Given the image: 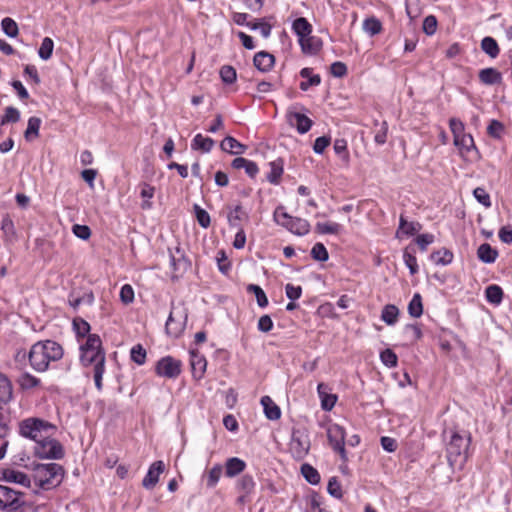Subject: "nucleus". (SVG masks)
I'll list each match as a JSON object with an SVG mask.
<instances>
[{"label": "nucleus", "mask_w": 512, "mask_h": 512, "mask_svg": "<svg viewBox=\"0 0 512 512\" xmlns=\"http://www.w3.org/2000/svg\"><path fill=\"white\" fill-rule=\"evenodd\" d=\"M441 437L445 444L447 460L451 467L467 460L472 440L471 433L468 430L454 422H445Z\"/></svg>", "instance_id": "nucleus-1"}, {"label": "nucleus", "mask_w": 512, "mask_h": 512, "mask_svg": "<svg viewBox=\"0 0 512 512\" xmlns=\"http://www.w3.org/2000/svg\"><path fill=\"white\" fill-rule=\"evenodd\" d=\"M80 352V361L83 366L94 365L93 377L95 387L98 391H102V378L105 372L106 358L99 335H88L86 342L80 346Z\"/></svg>", "instance_id": "nucleus-2"}, {"label": "nucleus", "mask_w": 512, "mask_h": 512, "mask_svg": "<svg viewBox=\"0 0 512 512\" xmlns=\"http://www.w3.org/2000/svg\"><path fill=\"white\" fill-rule=\"evenodd\" d=\"M62 346L53 340L38 341L30 348L28 358L31 367L37 372H45L51 362L63 357Z\"/></svg>", "instance_id": "nucleus-3"}, {"label": "nucleus", "mask_w": 512, "mask_h": 512, "mask_svg": "<svg viewBox=\"0 0 512 512\" xmlns=\"http://www.w3.org/2000/svg\"><path fill=\"white\" fill-rule=\"evenodd\" d=\"M64 468L57 463L37 464L34 467L35 485L43 490L58 487L64 478Z\"/></svg>", "instance_id": "nucleus-4"}, {"label": "nucleus", "mask_w": 512, "mask_h": 512, "mask_svg": "<svg viewBox=\"0 0 512 512\" xmlns=\"http://www.w3.org/2000/svg\"><path fill=\"white\" fill-rule=\"evenodd\" d=\"M20 434L23 437L30 438L36 442L43 437L48 438V434H54L56 427L48 421L39 418H28L20 423Z\"/></svg>", "instance_id": "nucleus-5"}, {"label": "nucleus", "mask_w": 512, "mask_h": 512, "mask_svg": "<svg viewBox=\"0 0 512 512\" xmlns=\"http://www.w3.org/2000/svg\"><path fill=\"white\" fill-rule=\"evenodd\" d=\"M273 218L278 225L283 226L295 235L304 236L310 231V224L307 220L291 216L283 206H278L275 209Z\"/></svg>", "instance_id": "nucleus-6"}, {"label": "nucleus", "mask_w": 512, "mask_h": 512, "mask_svg": "<svg viewBox=\"0 0 512 512\" xmlns=\"http://www.w3.org/2000/svg\"><path fill=\"white\" fill-rule=\"evenodd\" d=\"M53 434H48V438H41L35 443L34 453L41 459H62L64 449L61 443L52 438Z\"/></svg>", "instance_id": "nucleus-7"}, {"label": "nucleus", "mask_w": 512, "mask_h": 512, "mask_svg": "<svg viewBox=\"0 0 512 512\" xmlns=\"http://www.w3.org/2000/svg\"><path fill=\"white\" fill-rule=\"evenodd\" d=\"M326 433L329 444L333 451L340 455V458L343 462H347L348 456L345 449L346 431L344 427L333 423L328 425Z\"/></svg>", "instance_id": "nucleus-8"}, {"label": "nucleus", "mask_w": 512, "mask_h": 512, "mask_svg": "<svg viewBox=\"0 0 512 512\" xmlns=\"http://www.w3.org/2000/svg\"><path fill=\"white\" fill-rule=\"evenodd\" d=\"M182 372V361L170 355L160 358L155 364V374L167 379H176Z\"/></svg>", "instance_id": "nucleus-9"}, {"label": "nucleus", "mask_w": 512, "mask_h": 512, "mask_svg": "<svg viewBox=\"0 0 512 512\" xmlns=\"http://www.w3.org/2000/svg\"><path fill=\"white\" fill-rule=\"evenodd\" d=\"M289 449L295 459H303L310 449V439L308 434L300 429L293 430Z\"/></svg>", "instance_id": "nucleus-10"}, {"label": "nucleus", "mask_w": 512, "mask_h": 512, "mask_svg": "<svg viewBox=\"0 0 512 512\" xmlns=\"http://www.w3.org/2000/svg\"><path fill=\"white\" fill-rule=\"evenodd\" d=\"M24 494L8 486L0 484V509L10 511L23 498Z\"/></svg>", "instance_id": "nucleus-11"}, {"label": "nucleus", "mask_w": 512, "mask_h": 512, "mask_svg": "<svg viewBox=\"0 0 512 512\" xmlns=\"http://www.w3.org/2000/svg\"><path fill=\"white\" fill-rule=\"evenodd\" d=\"M286 118L287 122L291 126H295L297 132L300 134L307 133L313 125V122L309 117L302 113L293 111L291 108L287 111Z\"/></svg>", "instance_id": "nucleus-12"}, {"label": "nucleus", "mask_w": 512, "mask_h": 512, "mask_svg": "<svg viewBox=\"0 0 512 512\" xmlns=\"http://www.w3.org/2000/svg\"><path fill=\"white\" fill-rule=\"evenodd\" d=\"M165 465L163 461L158 460L152 463L147 474L143 478L142 485L146 489H152L159 481L160 474L164 471Z\"/></svg>", "instance_id": "nucleus-13"}, {"label": "nucleus", "mask_w": 512, "mask_h": 512, "mask_svg": "<svg viewBox=\"0 0 512 512\" xmlns=\"http://www.w3.org/2000/svg\"><path fill=\"white\" fill-rule=\"evenodd\" d=\"M274 63L275 57L266 51L256 53L253 58V64L260 72L270 71Z\"/></svg>", "instance_id": "nucleus-14"}, {"label": "nucleus", "mask_w": 512, "mask_h": 512, "mask_svg": "<svg viewBox=\"0 0 512 512\" xmlns=\"http://www.w3.org/2000/svg\"><path fill=\"white\" fill-rule=\"evenodd\" d=\"M191 370L193 377L201 379L206 371L207 361L204 356L200 355L197 351H191Z\"/></svg>", "instance_id": "nucleus-15"}, {"label": "nucleus", "mask_w": 512, "mask_h": 512, "mask_svg": "<svg viewBox=\"0 0 512 512\" xmlns=\"http://www.w3.org/2000/svg\"><path fill=\"white\" fill-rule=\"evenodd\" d=\"M227 210H228L227 220H228L229 225L233 228L241 227L240 221H242L243 219H245V220L248 219V214H247V212L244 211L241 204H237L234 207L227 206Z\"/></svg>", "instance_id": "nucleus-16"}, {"label": "nucleus", "mask_w": 512, "mask_h": 512, "mask_svg": "<svg viewBox=\"0 0 512 512\" xmlns=\"http://www.w3.org/2000/svg\"><path fill=\"white\" fill-rule=\"evenodd\" d=\"M220 147L224 152H227V153H230L233 155H241V154L245 153V151L247 149L246 145L240 143L238 140H236L232 136H226L222 140Z\"/></svg>", "instance_id": "nucleus-17"}, {"label": "nucleus", "mask_w": 512, "mask_h": 512, "mask_svg": "<svg viewBox=\"0 0 512 512\" xmlns=\"http://www.w3.org/2000/svg\"><path fill=\"white\" fill-rule=\"evenodd\" d=\"M498 256V251L495 248H493L489 243H483L477 249L478 259L485 264L494 263Z\"/></svg>", "instance_id": "nucleus-18"}, {"label": "nucleus", "mask_w": 512, "mask_h": 512, "mask_svg": "<svg viewBox=\"0 0 512 512\" xmlns=\"http://www.w3.org/2000/svg\"><path fill=\"white\" fill-rule=\"evenodd\" d=\"M261 405L264 409V414L267 419L275 421L280 419L281 410L279 406L269 396H263L261 398Z\"/></svg>", "instance_id": "nucleus-19"}, {"label": "nucleus", "mask_w": 512, "mask_h": 512, "mask_svg": "<svg viewBox=\"0 0 512 512\" xmlns=\"http://www.w3.org/2000/svg\"><path fill=\"white\" fill-rule=\"evenodd\" d=\"M246 468V463L238 457L228 458L225 463V475L233 478L241 474Z\"/></svg>", "instance_id": "nucleus-20"}, {"label": "nucleus", "mask_w": 512, "mask_h": 512, "mask_svg": "<svg viewBox=\"0 0 512 512\" xmlns=\"http://www.w3.org/2000/svg\"><path fill=\"white\" fill-rule=\"evenodd\" d=\"M479 80L485 85L499 84L502 81L501 73L495 68H485L479 71Z\"/></svg>", "instance_id": "nucleus-21"}, {"label": "nucleus", "mask_w": 512, "mask_h": 512, "mask_svg": "<svg viewBox=\"0 0 512 512\" xmlns=\"http://www.w3.org/2000/svg\"><path fill=\"white\" fill-rule=\"evenodd\" d=\"M454 145L462 154H469L472 151L478 152L471 134H463L459 138L454 139Z\"/></svg>", "instance_id": "nucleus-22"}, {"label": "nucleus", "mask_w": 512, "mask_h": 512, "mask_svg": "<svg viewBox=\"0 0 512 512\" xmlns=\"http://www.w3.org/2000/svg\"><path fill=\"white\" fill-rule=\"evenodd\" d=\"M3 480L10 483L20 484L26 487L30 486L29 477L21 471L6 469L3 471Z\"/></svg>", "instance_id": "nucleus-23"}, {"label": "nucleus", "mask_w": 512, "mask_h": 512, "mask_svg": "<svg viewBox=\"0 0 512 512\" xmlns=\"http://www.w3.org/2000/svg\"><path fill=\"white\" fill-rule=\"evenodd\" d=\"M13 395L12 384L3 374H0V409L7 404Z\"/></svg>", "instance_id": "nucleus-24"}, {"label": "nucleus", "mask_w": 512, "mask_h": 512, "mask_svg": "<svg viewBox=\"0 0 512 512\" xmlns=\"http://www.w3.org/2000/svg\"><path fill=\"white\" fill-rule=\"evenodd\" d=\"M302 51L304 53L316 54L321 50L322 41L315 36H307L299 41Z\"/></svg>", "instance_id": "nucleus-25"}, {"label": "nucleus", "mask_w": 512, "mask_h": 512, "mask_svg": "<svg viewBox=\"0 0 512 512\" xmlns=\"http://www.w3.org/2000/svg\"><path fill=\"white\" fill-rule=\"evenodd\" d=\"M269 166L270 172L267 174L266 178L271 184L277 185L280 182V178L283 174V160L278 158L274 161H271Z\"/></svg>", "instance_id": "nucleus-26"}, {"label": "nucleus", "mask_w": 512, "mask_h": 512, "mask_svg": "<svg viewBox=\"0 0 512 512\" xmlns=\"http://www.w3.org/2000/svg\"><path fill=\"white\" fill-rule=\"evenodd\" d=\"M183 318L184 321L176 322L174 319V312L171 311L165 325L166 332L171 336L178 337L184 329V324L185 321L187 320V315L184 314Z\"/></svg>", "instance_id": "nucleus-27"}, {"label": "nucleus", "mask_w": 512, "mask_h": 512, "mask_svg": "<svg viewBox=\"0 0 512 512\" xmlns=\"http://www.w3.org/2000/svg\"><path fill=\"white\" fill-rule=\"evenodd\" d=\"M292 29L299 37V41L309 36L312 32V25L304 17L297 18L293 24Z\"/></svg>", "instance_id": "nucleus-28"}, {"label": "nucleus", "mask_w": 512, "mask_h": 512, "mask_svg": "<svg viewBox=\"0 0 512 512\" xmlns=\"http://www.w3.org/2000/svg\"><path fill=\"white\" fill-rule=\"evenodd\" d=\"M422 228L419 222H408L403 215L400 216L399 219V227L397 230V237L402 233L407 236H413L415 233L420 231Z\"/></svg>", "instance_id": "nucleus-29"}, {"label": "nucleus", "mask_w": 512, "mask_h": 512, "mask_svg": "<svg viewBox=\"0 0 512 512\" xmlns=\"http://www.w3.org/2000/svg\"><path fill=\"white\" fill-rule=\"evenodd\" d=\"M214 140L210 137H204L202 134H196L192 140L191 148L193 150H201L204 153H208L214 146Z\"/></svg>", "instance_id": "nucleus-30"}, {"label": "nucleus", "mask_w": 512, "mask_h": 512, "mask_svg": "<svg viewBox=\"0 0 512 512\" xmlns=\"http://www.w3.org/2000/svg\"><path fill=\"white\" fill-rule=\"evenodd\" d=\"M399 317V309L393 304H387L383 307L381 312V320L387 325H394Z\"/></svg>", "instance_id": "nucleus-31"}, {"label": "nucleus", "mask_w": 512, "mask_h": 512, "mask_svg": "<svg viewBox=\"0 0 512 512\" xmlns=\"http://www.w3.org/2000/svg\"><path fill=\"white\" fill-rule=\"evenodd\" d=\"M41 122V119L35 116L28 119L27 128L24 132V137L27 141H31L39 136Z\"/></svg>", "instance_id": "nucleus-32"}, {"label": "nucleus", "mask_w": 512, "mask_h": 512, "mask_svg": "<svg viewBox=\"0 0 512 512\" xmlns=\"http://www.w3.org/2000/svg\"><path fill=\"white\" fill-rule=\"evenodd\" d=\"M485 296L489 303L499 305L503 300V290L500 286L492 284L485 289Z\"/></svg>", "instance_id": "nucleus-33"}, {"label": "nucleus", "mask_w": 512, "mask_h": 512, "mask_svg": "<svg viewBox=\"0 0 512 512\" xmlns=\"http://www.w3.org/2000/svg\"><path fill=\"white\" fill-rule=\"evenodd\" d=\"M414 253V248H411L410 246L406 247L403 251V260L405 265L408 267L411 275L417 274L419 270L417 259Z\"/></svg>", "instance_id": "nucleus-34"}, {"label": "nucleus", "mask_w": 512, "mask_h": 512, "mask_svg": "<svg viewBox=\"0 0 512 512\" xmlns=\"http://www.w3.org/2000/svg\"><path fill=\"white\" fill-rule=\"evenodd\" d=\"M481 49L491 58H496L500 53L498 43L490 36H486L482 39Z\"/></svg>", "instance_id": "nucleus-35"}, {"label": "nucleus", "mask_w": 512, "mask_h": 512, "mask_svg": "<svg viewBox=\"0 0 512 512\" xmlns=\"http://www.w3.org/2000/svg\"><path fill=\"white\" fill-rule=\"evenodd\" d=\"M301 474L303 475L305 480L312 485H317L320 483L321 477L319 472L308 463L302 464Z\"/></svg>", "instance_id": "nucleus-36"}, {"label": "nucleus", "mask_w": 512, "mask_h": 512, "mask_svg": "<svg viewBox=\"0 0 512 512\" xmlns=\"http://www.w3.org/2000/svg\"><path fill=\"white\" fill-rule=\"evenodd\" d=\"M255 481L252 475L245 474L237 481L236 488L242 493L251 495L255 489Z\"/></svg>", "instance_id": "nucleus-37"}, {"label": "nucleus", "mask_w": 512, "mask_h": 512, "mask_svg": "<svg viewBox=\"0 0 512 512\" xmlns=\"http://www.w3.org/2000/svg\"><path fill=\"white\" fill-rule=\"evenodd\" d=\"M408 313L413 318H419L423 314L422 297L415 293L408 304Z\"/></svg>", "instance_id": "nucleus-38"}, {"label": "nucleus", "mask_w": 512, "mask_h": 512, "mask_svg": "<svg viewBox=\"0 0 512 512\" xmlns=\"http://www.w3.org/2000/svg\"><path fill=\"white\" fill-rule=\"evenodd\" d=\"M155 193V187L151 186L148 183H143L140 195L144 199V201L141 203V208L143 210H149L152 208V202L150 201L151 198H153Z\"/></svg>", "instance_id": "nucleus-39"}, {"label": "nucleus", "mask_w": 512, "mask_h": 512, "mask_svg": "<svg viewBox=\"0 0 512 512\" xmlns=\"http://www.w3.org/2000/svg\"><path fill=\"white\" fill-rule=\"evenodd\" d=\"M431 259L437 265H448L453 260V253L448 249L438 250L431 254Z\"/></svg>", "instance_id": "nucleus-40"}, {"label": "nucleus", "mask_w": 512, "mask_h": 512, "mask_svg": "<svg viewBox=\"0 0 512 512\" xmlns=\"http://www.w3.org/2000/svg\"><path fill=\"white\" fill-rule=\"evenodd\" d=\"M248 293H253L259 307L265 308L268 305V298L264 290L256 284H249L246 288Z\"/></svg>", "instance_id": "nucleus-41"}, {"label": "nucleus", "mask_w": 512, "mask_h": 512, "mask_svg": "<svg viewBox=\"0 0 512 512\" xmlns=\"http://www.w3.org/2000/svg\"><path fill=\"white\" fill-rule=\"evenodd\" d=\"M1 28L4 34L10 38H15L19 34L17 23L10 17H5L2 19Z\"/></svg>", "instance_id": "nucleus-42"}, {"label": "nucleus", "mask_w": 512, "mask_h": 512, "mask_svg": "<svg viewBox=\"0 0 512 512\" xmlns=\"http://www.w3.org/2000/svg\"><path fill=\"white\" fill-rule=\"evenodd\" d=\"M374 126L376 127L374 141L378 145L385 144L387 140L388 124L386 121L378 122L375 121Z\"/></svg>", "instance_id": "nucleus-43"}, {"label": "nucleus", "mask_w": 512, "mask_h": 512, "mask_svg": "<svg viewBox=\"0 0 512 512\" xmlns=\"http://www.w3.org/2000/svg\"><path fill=\"white\" fill-rule=\"evenodd\" d=\"M223 468L220 464L214 465L207 473L206 486L208 488H214L222 475Z\"/></svg>", "instance_id": "nucleus-44"}, {"label": "nucleus", "mask_w": 512, "mask_h": 512, "mask_svg": "<svg viewBox=\"0 0 512 512\" xmlns=\"http://www.w3.org/2000/svg\"><path fill=\"white\" fill-rule=\"evenodd\" d=\"M20 120V112L17 108L13 106H8L5 108V113L2 117H0V125L4 126L9 123H16Z\"/></svg>", "instance_id": "nucleus-45"}, {"label": "nucleus", "mask_w": 512, "mask_h": 512, "mask_svg": "<svg viewBox=\"0 0 512 512\" xmlns=\"http://www.w3.org/2000/svg\"><path fill=\"white\" fill-rule=\"evenodd\" d=\"M342 226L336 222L317 223L315 230L319 234H338Z\"/></svg>", "instance_id": "nucleus-46"}, {"label": "nucleus", "mask_w": 512, "mask_h": 512, "mask_svg": "<svg viewBox=\"0 0 512 512\" xmlns=\"http://www.w3.org/2000/svg\"><path fill=\"white\" fill-rule=\"evenodd\" d=\"M54 49V42L51 38L45 37L42 40L40 48L38 50V55L42 60H49L52 56Z\"/></svg>", "instance_id": "nucleus-47"}, {"label": "nucleus", "mask_w": 512, "mask_h": 512, "mask_svg": "<svg viewBox=\"0 0 512 512\" xmlns=\"http://www.w3.org/2000/svg\"><path fill=\"white\" fill-rule=\"evenodd\" d=\"M73 329L77 337L84 338L90 335V324L80 317H77L73 320Z\"/></svg>", "instance_id": "nucleus-48"}, {"label": "nucleus", "mask_w": 512, "mask_h": 512, "mask_svg": "<svg viewBox=\"0 0 512 512\" xmlns=\"http://www.w3.org/2000/svg\"><path fill=\"white\" fill-rule=\"evenodd\" d=\"M221 80L227 84H233L237 79V73L234 67L230 65H224L220 68L219 71Z\"/></svg>", "instance_id": "nucleus-49"}, {"label": "nucleus", "mask_w": 512, "mask_h": 512, "mask_svg": "<svg viewBox=\"0 0 512 512\" xmlns=\"http://www.w3.org/2000/svg\"><path fill=\"white\" fill-rule=\"evenodd\" d=\"M18 383L22 389L28 390L37 387L40 379L26 372L19 377Z\"/></svg>", "instance_id": "nucleus-50"}, {"label": "nucleus", "mask_w": 512, "mask_h": 512, "mask_svg": "<svg viewBox=\"0 0 512 512\" xmlns=\"http://www.w3.org/2000/svg\"><path fill=\"white\" fill-rule=\"evenodd\" d=\"M363 29L367 33H369L371 36H374V35H377V34H379L381 32L382 24L375 17L367 18V19H365V21L363 23Z\"/></svg>", "instance_id": "nucleus-51"}, {"label": "nucleus", "mask_w": 512, "mask_h": 512, "mask_svg": "<svg viewBox=\"0 0 512 512\" xmlns=\"http://www.w3.org/2000/svg\"><path fill=\"white\" fill-rule=\"evenodd\" d=\"M146 350L141 344L132 347L130 351L131 360L138 365H143L146 361Z\"/></svg>", "instance_id": "nucleus-52"}, {"label": "nucleus", "mask_w": 512, "mask_h": 512, "mask_svg": "<svg viewBox=\"0 0 512 512\" xmlns=\"http://www.w3.org/2000/svg\"><path fill=\"white\" fill-rule=\"evenodd\" d=\"M311 256L314 260L325 262L329 258L328 251L322 243H316L311 249Z\"/></svg>", "instance_id": "nucleus-53"}, {"label": "nucleus", "mask_w": 512, "mask_h": 512, "mask_svg": "<svg viewBox=\"0 0 512 512\" xmlns=\"http://www.w3.org/2000/svg\"><path fill=\"white\" fill-rule=\"evenodd\" d=\"M327 492L336 499L343 497V491L337 477H331L328 481Z\"/></svg>", "instance_id": "nucleus-54"}, {"label": "nucleus", "mask_w": 512, "mask_h": 512, "mask_svg": "<svg viewBox=\"0 0 512 512\" xmlns=\"http://www.w3.org/2000/svg\"><path fill=\"white\" fill-rule=\"evenodd\" d=\"M193 208L199 225L203 228H208L211 223L210 215L208 212L197 204H195Z\"/></svg>", "instance_id": "nucleus-55"}, {"label": "nucleus", "mask_w": 512, "mask_h": 512, "mask_svg": "<svg viewBox=\"0 0 512 512\" xmlns=\"http://www.w3.org/2000/svg\"><path fill=\"white\" fill-rule=\"evenodd\" d=\"M380 359L382 363L389 368L397 366L398 357L395 352L389 348L380 353Z\"/></svg>", "instance_id": "nucleus-56"}, {"label": "nucleus", "mask_w": 512, "mask_h": 512, "mask_svg": "<svg viewBox=\"0 0 512 512\" xmlns=\"http://www.w3.org/2000/svg\"><path fill=\"white\" fill-rule=\"evenodd\" d=\"M504 131V125L498 121V120H491L488 127H487V133L489 136L499 139L501 138V135Z\"/></svg>", "instance_id": "nucleus-57"}, {"label": "nucleus", "mask_w": 512, "mask_h": 512, "mask_svg": "<svg viewBox=\"0 0 512 512\" xmlns=\"http://www.w3.org/2000/svg\"><path fill=\"white\" fill-rule=\"evenodd\" d=\"M473 195L476 198V200L481 203L486 208H489L491 206V199L490 195L486 192V190L482 187H477L473 191Z\"/></svg>", "instance_id": "nucleus-58"}, {"label": "nucleus", "mask_w": 512, "mask_h": 512, "mask_svg": "<svg viewBox=\"0 0 512 512\" xmlns=\"http://www.w3.org/2000/svg\"><path fill=\"white\" fill-rule=\"evenodd\" d=\"M216 259L219 271L222 272L223 274H227L231 269V264L228 260L226 253L223 250L218 251Z\"/></svg>", "instance_id": "nucleus-59"}, {"label": "nucleus", "mask_w": 512, "mask_h": 512, "mask_svg": "<svg viewBox=\"0 0 512 512\" xmlns=\"http://www.w3.org/2000/svg\"><path fill=\"white\" fill-rule=\"evenodd\" d=\"M437 19L433 15H428L423 20V31L425 34L431 36L436 32Z\"/></svg>", "instance_id": "nucleus-60"}, {"label": "nucleus", "mask_w": 512, "mask_h": 512, "mask_svg": "<svg viewBox=\"0 0 512 512\" xmlns=\"http://www.w3.org/2000/svg\"><path fill=\"white\" fill-rule=\"evenodd\" d=\"M330 72L334 77L342 78L347 75V66L340 61L333 62L330 66Z\"/></svg>", "instance_id": "nucleus-61"}, {"label": "nucleus", "mask_w": 512, "mask_h": 512, "mask_svg": "<svg viewBox=\"0 0 512 512\" xmlns=\"http://www.w3.org/2000/svg\"><path fill=\"white\" fill-rule=\"evenodd\" d=\"M449 126H450V129H451L454 139L459 138L461 135L465 134L464 124L462 123V121H460L456 118L450 119Z\"/></svg>", "instance_id": "nucleus-62"}, {"label": "nucleus", "mask_w": 512, "mask_h": 512, "mask_svg": "<svg viewBox=\"0 0 512 512\" xmlns=\"http://www.w3.org/2000/svg\"><path fill=\"white\" fill-rule=\"evenodd\" d=\"M0 228L7 238L15 236L14 223L9 216L2 219Z\"/></svg>", "instance_id": "nucleus-63"}, {"label": "nucleus", "mask_w": 512, "mask_h": 512, "mask_svg": "<svg viewBox=\"0 0 512 512\" xmlns=\"http://www.w3.org/2000/svg\"><path fill=\"white\" fill-rule=\"evenodd\" d=\"M9 512H37V507L31 503L26 502L23 498L15 505Z\"/></svg>", "instance_id": "nucleus-64"}]
</instances>
